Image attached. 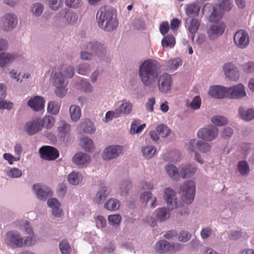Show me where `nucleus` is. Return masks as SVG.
Listing matches in <instances>:
<instances>
[{"instance_id":"1","label":"nucleus","mask_w":254,"mask_h":254,"mask_svg":"<svg viewBox=\"0 0 254 254\" xmlns=\"http://www.w3.org/2000/svg\"><path fill=\"white\" fill-rule=\"evenodd\" d=\"M159 63L154 60H147L139 67V75L145 86L154 87L157 85L158 76L161 73Z\"/></svg>"},{"instance_id":"2","label":"nucleus","mask_w":254,"mask_h":254,"mask_svg":"<svg viewBox=\"0 0 254 254\" xmlns=\"http://www.w3.org/2000/svg\"><path fill=\"white\" fill-rule=\"evenodd\" d=\"M24 227L25 231L29 234V237L23 240L17 232L10 231L5 234L4 238L5 244L8 246L17 248H21L34 244V243H32L33 232L32 228L29 227V224L28 221H26L25 222Z\"/></svg>"},{"instance_id":"3","label":"nucleus","mask_w":254,"mask_h":254,"mask_svg":"<svg viewBox=\"0 0 254 254\" xmlns=\"http://www.w3.org/2000/svg\"><path fill=\"white\" fill-rule=\"evenodd\" d=\"M61 71L63 73H56L53 79L54 85L56 87V94L59 97H63L67 92V89L65 88L67 84L64 83L63 73L66 78H71L74 75L73 69L69 65H63Z\"/></svg>"},{"instance_id":"4","label":"nucleus","mask_w":254,"mask_h":254,"mask_svg":"<svg viewBox=\"0 0 254 254\" xmlns=\"http://www.w3.org/2000/svg\"><path fill=\"white\" fill-rule=\"evenodd\" d=\"M96 18L100 27L105 31H113L118 26L116 15H114L112 11L105 7L101 8L97 12Z\"/></svg>"},{"instance_id":"5","label":"nucleus","mask_w":254,"mask_h":254,"mask_svg":"<svg viewBox=\"0 0 254 254\" xmlns=\"http://www.w3.org/2000/svg\"><path fill=\"white\" fill-rule=\"evenodd\" d=\"M219 4L213 7V11L209 16V20L211 22L219 21L223 15V11H229L232 7L230 0H219Z\"/></svg>"},{"instance_id":"6","label":"nucleus","mask_w":254,"mask_h":254,"mask_svg":"<svg viewBox=\"0 0 254 254\" xmlns=\"http://www.w3.org/2000/svg\"><path fill=\"white\" fill-rule=\"evenodd\" d=\"M188 148L191 152L195 153V160L201 164L203 163V159H201L200 155L196 152L199 151L201 152L206 153L210 150V146L208 143L196 139H191L190 141Z\"/></svg>"},{"instance_id":"7","label":"nucleus","mask_w":254,"mask_h":254,"mask_svg":"<svg viewBox=\"0 0 254 254\" xmlns=\"http://www.w3.org/2000/svg\"><path fill=\"white\" fill-rule=\"evenodd\" d=\"M180 193L183 201L187 204H190L193 200L195 194L194 183L186 181L180 189Z\"/></svg>"},{"instance_id":"8","label":"nucleus","mask_w":254,"mask_h":254,"mask_svg":"<svg viewBox=\"0 0 254 254\" xmlns=\"http://www.w3.org/2000/svg\"><path fill=\"white\" fill-rule=\"evenodd\" d=\"M182 245L178 243L171 244L168 241L163 240L158 242L155 246V252L161 254L168 252L174 253L181 250Z\"/></svg>"},{"instance_id":"9","label":"nucleus","mask_w":254,"mask_h":254,"mask_svg":"<svg viewBox=\"0 0 254 254\" xmlns=\"http://www.w3.org/2000/svg\"><path fill=\"white\" fill-rule=\"evenodd\" d=\"M39 153L40 157L46 161H54L59 157V152L57 148L48 145L40 148Z\"/></svg>"},{"instance_id":"10","label":"nucleus","mask_w":254,"mask_h":254,"mask_svg":"<svg viewBox=\"0 0 254 254\" xmlns=\"http://www.w3.org/2000/svg\"><path fill=\"white\" fill-rule=\"evenodd\" d=\"M216 127L210 126L200 129L197 132V136L206 141H211L216 138L218 135Z\"/></svg>"},{"instance_id":"11","label":"nucleus","mask_w":254,"mask_h":254,"mask_svg":"<svg viewBox=\"0 0 254 254\" xmlns=\"http://www.w3.org/2000/svg\"><path fill=\"white\" fill-rule=\"evenodd\" d=\"M234 41L236 45L239 48H246L250 42L248 33L243 30H238L234 35Z\"/></svg>"},{"instance_id":"12","label":"nucleus","mask_w":254,"mask_h":254,"mask_svg":"<svg viewBox=\"0 0 254 254\" xmlns=\"http://www.w3.org/2000/svg\"><path fill=\"white\" fill-rule=\"evenodd\" d=\"M227 98L231 99L242 98L246 95L245 87L242 84L227 88Z\"/></svg>"},{"instance_id":"13","label":"nucleus","mask_w":254,"mask_h":254,"mask_svg":"<svg viewBox=\"0 0 254 254\" xmlns=\"http://www.w3.org/2000/svg\"><path fill=\"white\" fill-rule=\"evenodd\" d=\"M225 28V25L223 22L211 25L207 32L208 38L211 40H213L221 36L224 33Z\"/></svg>"},{"instance_id":"14","label":"nucleus","mask_w":254,"mask_h":254,"mask_svg":"<svg viewBox=\"0 0 254 254\" xmlns=\"http://www.w3.org/2000/svg\"><path fill=\"white\" fill-rule=\"evenodd\" d=\"M122 152V147L118 145H111L104 150L102 157L104 160H110L116 158Z\"/></svg>"},{"instance_id":"15","label":"nucleus","mask_w":254,"mask_h":254,"mask_svg":"<svg viewBox=\"0 0 254 254\" xmlns=\"http://www.w3.org/2000/svg\"><path fill=\"white\" fill-rule=\"evenodd\" d=\"M77 17V15L74 13L63 10L58 14L57 18L63 23L69 24L75 22Z\"/></svg>"},{"instance_id":"16","label":"nucleus","mask_w":254,"mask_h":254,"mask_svg":"<svg viewBox=\"0 0 254 254\" xmlns=\"http://www.w3.org/2000/svg\"><path fill=\"white\" fill-rule=\"evenodd\" d=\"M37 196L41 200H46L47 197L52 195L51 189L45 186L40 184L34 185L33 186Z\"/></svg>"},{"instance_id":"17","label":"nucleus","mask_w":254,"mask_h":254,"mask_svg":"<svg viewBox=\"0 0 254 254\" xmlns=\"http://www.w3.org/2000/svg\"><path fill=\"white\" fill-rule=\"evenodd\" d=\"M171 81L172 78L170 75L164 73L161 75L158 80L159 90L163 93L168 91L171 87Z\"/></svg>"},{"instance_id":"18","label":"nucleus","mask_w":254,"mask_h":254,"mask_svg":"<svg viewBox=\"0 0 254 254\" xmlns=\"http://www.w3.org/2000/svg\"><path fill=\"white\" fill-rule=\"evenodd\" d=\"M209 94L214 98H227V88L219 85L210 87Z\"/></svg>"},{"instance_id":"19","label":"nucleus","mask_w":254,"mask_h":254,"mask_svg":"<svg viewBox=\"0 0 254 254\" xmlns=\"http://www.w3.org/2000/svg\"><path fill=\"white\" fill-rule=\"evenodd\" d=\"M17 23V17L12 14H6L2 18V26L5 31H9L12 29Z\"/></svg>"},{"instance_id":"20","label":"nucleus","mask_w":254,"mask_h":254,"mask_svg":"<svg viewBox=\"0 0 254 254\" xmlns=\"http://www.w3.org/2000/svg\"><path fill=\"white\" fill-rule=\"evenodd\" d=\"M72 162L77 166H84L90 162V156L82 152L76 153L72 158Z\"/></svg>"},{"instance_id":"21","label":"nucleus","mask_w":254,"mask_h":254,"mask_svg":"<svg viewBox=\"0 0 254 254\" xmlns=\"http://www.w3.org/2000/svg\"><path fill=\"white\" fill-rule=\"evenodd\" d=\"M164 199L171 209L177 207L176 196L175 191L171 188H166L164 191Z\"/></svg>"},{"instance_id":"22","label":"nucleus","mask_w":254,"mask_h":254,"mask_svg":"<svg viewBox=\"0 0 254 254\" xmlns=\"http://www.w3.org/2000/svg\"><path fill=\"white\" fill-rule=\"evenodd\" d=\"M225 74L230 80H236L239 77V74L237 69L230 63H227L223 66Z\"/></svg>"},{"instance_id":"23","label":"nucleus","mask_w":254,"mask_h":254,"mask_svg":"<svg viewBox=\"0 0 254 254\" xmlns=\"http://www.w3.org/2000/svg\"><path fill=\"white\" fill-rule=\"evenodd\" d=\"M25 129L29 135H33L41 130L39 118H37L26 123Z\"/></svg>"},{"instance_id":"24","label":"nucleus","mask_w":254,"mask_h":254,"mask_svg":"<svg viewBox=\"0 0 254 254\" xmlns=\"http://www.w3.org/2000/svg\"><path fill=\"white\" fill-rule=\"evenodd\" d=\"M44 99L39 96H35L28 102V106L35 111H39L44 108Z\"/></svg>"},{"instance_id":"25","label":"nucleus","mask_w":254,"mask_h":254,"mask_svg":"<svg viewBox=\"0 0 254 254\" xmlns=\"http://www.w3.org/2000/svg\"><path fill=\"white\" fill-rule=\"evenodd\" d=\"M48 206L52 208V214L56 217H60L63 211L60 209L61 203L55 198L49 199L47 201Z\"/></svg>"},{"instance_id":"26","label":"nucleus","mask_w":254,"mask_h":254,"mask_svg":"<svg viewBox=\"0 0 254 254\" xmlns=\"http://www.w3.org/2000/svg\"><path fill=\"white\" fill-rule=\"evenodd\" d=\"M110 189L106 186H102L97 191L94 201L97 204L102 203L110 193Z\"/></svg>"},{"instance_id":"27","label":"nucleus","mask_w":254,"mask_h":254,"mask_svg":"<svg viewBox=\"0 0 254 254\" xmlns=\"http://www.w3.org/2000/svg\"><path fill=\"white\" fill-rule=\"evenodd\" d=\"M55 124V119L53 116L47 115L43 119L39 118V124L41 128L50 129L52 128Z\"/></svg>"},{"instance_id":"28","label":"nucleus","mask_w":254,"mask_h":254,"mask_svg":"<svg viewBox=\"0 0 254 254\" xmlns=\"http://www.w3.org/2000/svg\"><path fill=\"white\" fill-rule=\"evenodd\" d=\"M86 49L90 51L92 54H95L98 55H100V54H103L105 51L103 45L98 43L97 42L89 43L87 45Z\"/></svg>"},{"instance_id":"29","label":"nucleus","mask_w":254,"mask_h":254,"mask_svg":"<svg viewBox=\"0 0 254 254\" xmlns=\"http://www.w3.org/2000/svg\"><path fill=\"white\" fill-rule=\"evenodd\" d=\"M15 58L12 54L2 53L0 54V66L4 67L14 61Z\"/></svg>"},{"instance_id":"30","label":"nucleus","mask_w":254,"mask_h":254,"mask_svg":"<svg viewBox=\"0 0 254 254\" xmlns=\"http://www.w3.org/2000/svg\"><path fill=\"white\" fill-rule=\"evenodd\" d=\"M58 131L59 135L61 137H64L70 133V125L64 121H61L60 123L59 127H58Z\"/></svg>"},{"instance_id":"31","label":"nucleus","mask_w":254,"mask_h":254,"mask_svg":"<svg viewBox=\"0 0 254 254\" xmlns=\"http://www.w3.org/2000/svg\"><path fill=\"white\" fill-rule=\"evenodd\" d=\"M140 124V121L139 120H134L132 122L130 128V133L131 134H134L135 133H140L143 129L145 128L146 125L145 124L141 125L138 126Z\"/></svg>"},{"instance_id":"32","label":"nucleus","mask_w":254,"mask_h":254,"mask_svg":"<svg viewBox=\"0 0 254 254\" xmlns=\"http://www.w3.org/2000/svg\"><path fill=\"white\" fill-rule=\"evenodd\" d=\"M200 10L199 6L194 3L188 4L186 8V14L189 16H193L197 15Z\"/></svg>"},{"instance_id":"33","label":"nucleus","mask_w":254,"mask_h":254,"mask_svg":"<svg viewBox=\"0 0 254 254\" xmlns=\"http://www.w3.org/2000/svg\"><path fill=\"white\" fill-rule=\"evenodd\" d=\"M80 128L84 132L93 133L95 131L93 123L89 119H86L80 125Z\"/></svg>"},{"instance_id":"34","label":"nucleus","mask_w":254,"mask_h":254,"mask_svg":"<svg viewBox=\"0 0 254 254\" xmlns=\"http://www.w3.org/2000/svg\"><path fill=\"white\" fill-rule=\"evenodd\" d=\"M239 114L241 118L245 121H251L254 119V110L249 109L245 111L242 108L239 110Z\"/></svg>"},{"instance_id":"35","label":"nucleus","mask_w":254,"mask_h":254,"mask_svg":"<svg viewBox=\"0 0 254 254\" xmlns=\"http://www.w3.org/2000/svg\"><path fill=\"white\" fill-rule=\"evenodd\" d=\"M120 206V201L114 198L109 199L104 205L105 208L110 211H116L119 208Z\"/></svg>"},{"instance_id":"36","label":"nucleus","mask_w":254,"mask_h":254,"mask_svg":"<svg viewBox=\"0 0 254 254\" xmlns=\"http://www.w3.org/2000/svg\"><path fill=\"white\" fill-rule=\"evenodd\" d=\"M143 155L146 159L152 158L156 153V148L153 146L143 147L141 149Z\"/></svg>"},{"instance_id":"37","label":"nucleus","mask_w":254,"mask_h":254,"mask_svg":"<svg viewBox=\"0 0 254 254\" xmlns=\"http://www.w3.org/2000/svg\"><path fill=\"white\" fill-rule=\"evenodd\" d=\"M132 107L131 103L125 101L123 102L121 106L117 109V111L119 112V116L121 114L127 115L131 112Z\"/></svg>"},{"instance_id":"38","label":"nucleus","mask_w":254,"mask_h":254,"mask_svg":"<svg viewBox=\"0 0 254 254\" xmlns=\"http://www.w3.org/2000/svg\"><path fill=\"white\" fill-rule=\"evenodd\" d=\"M70 117L73 121H77L81 116V110L79 106L71 105L69 108Z\"/></svg>"},{"instance_id":"39","label":"nucleus","mask_w":254,"mask_h":254,"mask_svg":"<svg viewBox=\"0 0 254 254\" xmlns=\"http://www.w3.org/2000/svg\"><path fill=\"white\" fill-rule=\"evenodd\" d=\"M176 43L174 37L172 35H168L165 36L162 40L161 44L164 48L174 47Z\"/></svg>"},{"instance_id":"40","label":"nucleus","mask_w":254,"mask_h":254,"mask_svg":"<svg viewBox=\"0 0 254 254\" xmlns=\"http://www.w3.org/2000/svg\"><path fill=\"white\" fill-rule=\"evenodd\" d=\"M61 108V104L57 102L52 101L49 102L47 111L50 114L57 115L59 113Z\"/></svg>"},{"instance_id":"41","label":"nucleus","mask_w":254,"mask_h":254,"mask_svg":"<svg viewBox=\"0 0 254 254\" xmlns=\"http://www.w3.org/2000/svg\"><path fill=\"white\" fill-rule=\"evenodd\" d=\"M182 64V61L179 58L169 60L166 63L167 70L174 71Z\"/></svg>"},{"instance_id":"42","label":"nucleus","mask_w":254,"mask_h":254,"mask_svg":"<svg viewBox=\"0 0 254 254\" xmlns=\"http://www.w3.org/2000/svg\"><path fill=\"white\" fill-rule=\"evenodd\" d=\"M82 147L87 152H91L94 148L92 140L88 137H83L81 140Z\"/></svg>"},{"instance_id":"43","label":"nucleus","mask_w":254,"mask_h":254,"mask_svg":"<svg viewBox=\"0 0 254 254\" xmlns=\"http://www.w3.org/2000/svg\"><path fill=\"white\" fill-rule=\"evenodd\" d=\"M170 217L169 210L166 208H161L158 210L156 217L160 221H164Z\"/></svg>"},{"instance_id":"44","label":"nucleus","mask_w":254,"mask_h":254,"mask_svg":"<svg viewBox=\"0 0 254 254\" xmlns=\"http://www.w3.org/2000/svg\"><path fill=\"white\" fill-rule=\"evenodd\" d=\"M200 26L199 21L196 19H193L189 27V31L191 33V38L193 41L195 33Z\"/></svg>"},{"instance_id":"45","label":"nucleus","mask_w":254,"mask_h":254,"mask_svg":"<svg viewBox=\"0 0 254 254\" xmlns=\"http://www.w3.org/2000/svg\"><path fill=\"white\" fill-rule=\"evenodd\" d=\"M197 168L195 165H187L182 167V175H193L195 173Z\"/></svg>"},{"instance_id":"46","label":"nucleus","mask_w":254,"mask_h":254,"mask_svg":"<svg viewBox=\"0 0 254 254\" xmlns=\"http://www.w3.org/2000/svg\"><path fill=\"white\" fill-rule=\"evenodd\" d=\"M156 131L162 137H166L170 133V130L164 125H160L156 127Z\"/></svg>"},{"instance_id":"47","label":"nucleus","mask_w":254,"mask_h":254,"mask_svg":"<svg viewBox=\"0 0 254 254\" xmlns=\"http://www.w3.org/2000/svg\"><path fill=\"white\" fill-rule=\"evenodd\" d=\"M238 169L241 175H245L249 172V166L245 161H241L238 163Z\"/></svg>"},{"instance_id":"48","label":"nucleus","mask_w":254,"mask_h":254,"mask_svg":"<svg viewBox=\"0 0 254 254\" xmlns=\"http://www.w3.org/2000/svg\"><path fill=\"white\" fill-rule=\"evenodd\" d=\"M165 159L168 161L177 162L180 159V153L178 151H172L164 156Z\"/></svg>"},{"instance_id":"49","label":"nucleus","mask_w":254,"mask_h":254,"mask_svg":"<svg viewBox=\"0 0 254 254\" xmlns=\"http://www.w3.org/2000/svg\"><path fill=\"white\" fill-rule=\"evenodd\" d=\"M212 122L216 126H222L226 125L228 123L227 119L224 117L221 116H216L211 119Z\"/></svg>"},{"instance_id":"50","label":"nucleus","mask_w":254,"mask_h":254,"mask_svg":"<svg viewBox=\"0 0 254 254\" xmlns=\"http://www.w3.org/2000/svg\"><path fill=\"white\" fill-rule=\"evenodd\" d=\"M122 217L119 214L110 215L108 216L109 223L114 226H119Z\"/></svg>"},{"instance_id":"51","label":"nucleus","mask_w":254,"mask_h":254,"mask_svg":"<svg viewBox=\"0 0 254 254\" xmlns=\"http://www.w3.org/2000/svg\"><path fill=\"white\" fill-rule=\"evenodd\" d=\"M60 249L62 254H70L71 252V248L65 240H63L60 243Z\"/></svg>"},{"instance_id":"52","label":"nucleus","mask_w":254,"mask_h":254,"mask_svg":"<svg viewBox=\"0 0 254 254\" xmlns=\"http://www.w3.org/2000/svg\"><path fill=\"white\" fill-rule=\"evenodd\" d=\"M49 6L53 10H57L62 6L63 1L62 0H46Z\"/></svg>"},{"instance_id":"53","label":"nucleus","mask_w":254,"mask_h":254,"mask_svg":"<svg viewBox=\"0 0 254 254\" xmlns=\"http://www.w3.org/2000/svg\"><path fill=\"white\" fill-rule=\"evenodd\" d=\"M43 9L44 7L41 3H36L33 5L31 11L34 15L38 16L42 13Z\"/></svg>"},{"instance_id":"54","label":"nucleus","mask_w":254,"mask_h":254,"mask_svg":"<svg viewBox=\"0 0 254 254\" xmlns=\"http://www.w3.org/2000/svg\"><path fill=\"white\" fill-rule=\"evenodd\" d=\"M82 176H68L67 180L70 184L77 185L82 181Z\"/></svg>"},{"instance_id":"55","label":"nucleus","mask_w":254,"mask_h":254,"mask_svg":"<svg viewBox=\"0 0 254 254\" xmlns=\"http://www.w3.org/2000/svg\"><path fill=\"white\" fill-rule=\"evenodd\" d=\"M200 104L201 99L199 96H196L193 99L189 106L192 109L196 110L200 108Z\"/></svg>"},{"instance_id":"56","label":"nucleus","mask_w":254,"mask_h":254,"mask_svg":"<svg viewBox=\"0 0 254 254\" xmlns=\"http://www.w3.org/2000/svg\"><path fill=\"white\" fill-rule=\"evenodd\" d=\"M165 170L168 175H179L177 167L173 164H168L165 166Z\"/></svg>"},{"instance_id":"57","label":"nucleus","mask_w":254,"mask_h":254,"mask_svg":"<svg viewBox=\"0 0 254 254\" xmlns=\"http://www.w3.org/2000/svg\"><path fill=\"white\" fill-rule=\"evenodd\" d=\"M243 70L247 73H252L254 72V63L249 62L242 65Z\"/></svg>"},{"instance_id":"58","label":"nucleus","mask_w":254,"mask_h":254,"mask_svg":"<svg viewBox=\"0 0 254 254\" xmlns=\"http://www.w3.org/2000/svg\"><path fill=\"white\" fill-rule=\"evenodd\" d=\"M119 117V112H117V109L115 111H108L106 113L105 116V122H108L111 121L113 118H118Z\"/></svg>"},{"instance_id":"59","label":"nucleus","mask_w":254,"mask_h":254,"mask_svg":"<svg viewBox=\"0 0 254 254\" xmlns=\"http://www.w3.org/2000/svg\"><path fill=\"white\" fill-rule=\"evenodd\" d=\"M155 104V98L152 97L148 99L145 104V108L148 112H152L154 110L153 106Z\"/></svg>"},{"instance_id":"60","label":"nucleus","mask_w":254,"mask_h":254,"mask_svg":"<svg viewBox=\"0 0 254 254\" xmlns=\"http://www.w3.org/2000/svg\"><path fill=\"white\" fill-rule=\"evenodd\" d=\"M131 187V183L129 182H124L121 187V194L126 195L127 193L128 190H129Z\"/></svg>"},{"instance_id":"61","label":"nucleus","mask_w":254,"mask_h":254,"mask_svg":"<svg viewBox=\"0 0 254 254\" xmlns=\"http://www.w3.org/2000/svg\"><path fill=\"white\" fill-rule=\"evenodd\" d=\"M169 29V25L168 22L167 21L163 22L160 25L159 30L163 35L166 34L168 32Z\"/></svg>"},{"instance_id":"62","label":"nucleus","mask_w":254,"mask_h":254,"mask_svg":"<svg viewBox=\"0 0 254 254\" xmlns=\"http://www.w3.org/2000/svg\"><path fill=\"white\" fill-rule=\"evenodd\" d=\"M3 158L7 161L8 163L10 165L12 164L14 162L19 160V158H16L12 155L9 153H5L3 155Z\"/></svg>"},{"instance_id":"63","label":"nucleus","mask_w":254,"mask_h":254,"mask_svg":"<svg viewBox=\"0 0 254 254\" xmlns=\"http://www.w3.org/2000/svg\"><path fill=\"white\" fill-rule=\"evenodd\" d=\"M190 238V235L189 233L184 231L180 232L178 237V240L182 242H186L189 241Z\"/></svg>"},{"instance_id":"64","label":"nucleus","mask_w":254,"mask_h":254,"mask_svg":"<svg viewBox=\"0 0 254 254\" xmlns=\"http://www.w3.org/2000/svg\"><path fill=\"white\" fill-rule=\"evenodd\" d=\"M90 71L88 64H84L79 66L78 73L81 75H86Z\"/></svg>"}]
</instances>
